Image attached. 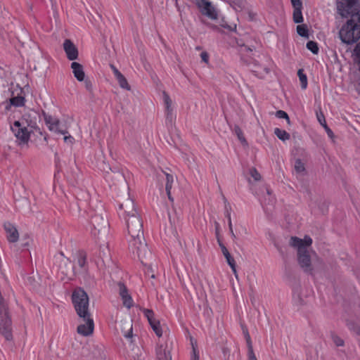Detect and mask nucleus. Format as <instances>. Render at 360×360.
<instances>
[{
  "instance_id": "33",
  "label": "nucleus",
  "mask_w": 360,
  "mask_h": 360,
  "mask_svg": "<svg viewBox=\"0 0 360 360\" xmlns=\"http://www.w3.org/2000/svg\"><path fill=\"white\" fill-rule=\"evenodd\" d=\"M276 116L278 118L285 119L287 120L288 124H290L289 116H288V115L285 111L281 110H278L276 112Z\"/></svg>"
},
{
  "instance_id": "9",
  "label": "nucleus",
  "mask_w": 360,
  "mask_h": 360,
  "mask_svg": "<svg viewBox=\"0 0 360 360\" xmlns=\"http://www.w3.org/2000/svg\"><path fill=\"white\" fill-rule=\"evenodd\" d=\"M143 312L156 335L161 337L162 335V329L160 321L155 318L154 312L148 309H143Z\"/></svg>"
},
{
  "instance_id": "32",
  "label": "nucleus",
  "mask_w": 360,
  "mask_h": 360,
  "mask_svg": "<svg viewBox=\"0 0 360 360\" xmlns=\"http://www.w3.org/2000/svg\"><path fill=\"white\" fill-rule=\"evenodd\" d=\"M225 258L226 259L227 263L229 264V265L231 268L233 274L235 275H236L237 271H236V262H235L234 259L231 257V255L226 257Z\"/></svg>"
},
{
  "instance_id": "44",
  "label": "nucleus",
  "mask_w": 360,
  "mask_h": 360,
  "mask_svg": "<svg viewBox=\"0 0 360 360\" xmlns=\"http://www.w3.org/2000/svg\"><path fill=\"white\" fill-rule=\"evenodd\" d=\"M218 243H219V245L221 250H222V246H225V245L221 242V240L219 239H218Z\"/></svg>"
},
{
  "instance_id": "38",
  "label": "nucleus",
  "mask_w": 360,
  "mask_h": 360,
  "mask_svg": "<svg viewBox=\"0 0 360 360\" xmlns=\"http://www.w3.org/2000/svg\"><path fill=\"white\" fill-rule=\"evenodd\" d=\"M200 58L203 62H205V63H208L209 55L206 51H203L200 53Z\"/></svg>"
},
{
  "instance_id": "25",
  "label": "nucleus",
  "mask_w": 360,
  "mask_h": 360,
  "mask_svg": "<svg viewBox=\"0 0 360 360\" xmlns=\"http://www.w3.org/2000/svg\"><path fill=\"white\" fill-rule=\"evenodd\" d=\"M274 134L280 140L283 141L289 140L290 138V135L289 133L279 128L274 129Z\"/></svg>"
},
{
  "instance_id": "2",
  "label": "nucleus",
  "mask_w": 360,
  "mask_h": 360,
  "mask_svg": "<svg viewBox=\"0 0 360 360\" xmlns=\"http://www.w3.org/2000/svg\"><path fill=\"white\" fill-rule=\"evenodd\" d=\"M311 244L312 240L309 236H304L302 239L291 237L290 240V245L297 250L299 264L307 272H311L312 264L315 266L319 263V259L311 249Z\"/></svg>"
},
{
  "instance_id": "22",
  "label": "nucleus",
  "mask_w": 360,
  "mask_h": 360,
  "mask_svg": "<svg viewBox=\"0 0 360 360\" xmlns=\"http://www.w3.org/2000/svg\"><path fill=\"white\" fill-rule=\"evenodd\" d=\"M243 333H244L245 338V340H246V342H247V345H248V358H249V360H257V358H256V356L255 355V353L253 352L252 341H251V338H250V336L249 335V333L248 332L247 330H244Z\"/></svg>"
},
{
  "instance_id": "20",
  "label": "nucleus",
  "mask_w": 360,
  "mask_h": 360,
  "mask_svg": "<svg viewBox=\"0 0 360 360\" xmlns=\"http://www.w3.org/2000/svg\"><path fill=\"white\" fill-rule=\"evenodd\" d=\"M231 212H232V209H231V205L226 200H225V202H224V214L228 220V225H229L230 233H231L232 238L233 239H235L236 237V235L233 230V225H232V221H231Z\"/></svg>"
},
{
  "instance_id": "14",
  "label": "nucleus",
  "mask_w": 360,
  "mask_h": 360,
  "mask_svg": "<svg viewBox=\"0 0 360 360\" xmlns=\"http://www.w3.org/2000/svg\"><path fill=\"white\" fill-rule=\"evenodd\" d=\"M4 229L6 233V238L10 243H15L18 240L19 233L15 226L7 222L4 224Z\"/></svg>"
},
{
  "instance_id": "11",
  "label": "nucleus",
  "mask_w": 360,
  "mask_h": 360,
  "mask_svg": "<svg viewBox=\"0 0 360 360\" xmlns=\"http://www.w3.org/2000/svg\"><path fill=\"white\" fill-rule=\"evenodd\" d=\"M119 288V294L122 300V303L124 307L129 309L134 304V301L132 300L131 296L129 293V291L127 287L122 283L118 284Z\"/></svg>"
},
{
  "instance_id": "43",
  "label": "nucleus",
  "mask_w": 360,
  "mask_h": 360,
  "mask_svg": "<svg viewBox=\"0 0 360 360\" xmlns=\"http://www.w3.org/2000/svg\"><path fill=\"white\" fill-rule=\"evenodd\" d=\"M334 342H335V344L338 345V346H342L343 345V340L340 339V338H335L334 340Z\"/></svg>"
},
{
  "instance_id": "21",
  "label": "nucleus",
  "mask_w": 360,
  "mask_h": 360,
  "mask_svg": "<svg viewBox=\"0 0 360 360\" xmlns=\"http://www.w3.org/2000/svg\"><path fill=\"white\" fill-rule=\"evenodd\" d=\"M243 333H244L245 338V340H246V342H247V345H248V358H249V360H257V358H256V356L255 355V353L253 352L252 341H251V338H250V336L249 335V333L248 332L247 330H244Z\"/></svg>"
},
{
  "instance_id": "4",
  "label": "nucleus",
  "mask_w": 360,
  "mask_h": 360,
  "mask_svg": "<svg viewBox=\"0 0 360 360\" xmlns=\"http://www.w3.org/2000/svg\"><path fill=\"white\" fill-rule=\"evenodd\" d=\"M342 41L347 44H351L360 38V25L353 20H349L342 26L339 32Z\"/></svg>"
},
{
  "instance_id": "29",
  "label": "nucleus",
  "mask_w": 360,
  "mask_h": 360,
  "mask_svg": "<svg viewBox=\"0 0 360 360\" xmlns=\"http://www.w3.org/2000/svg\"><path fill=\"white\" fill-rule=\"evenodd\" d=\"M297 75L301 83L302 89H305L307 86V78L306 75L303 73V71L302 70H298Z\"/></svg>"
},
{
  "instance_id": "42",
  "label": "nucleus",
  "mask_w": 360,
  "mask_h": 360,
  "mask_svg": "<svg viewBox=\"0 0 360 360\" xmlns=\"http://www.w3.org/2000/svg\"><path fill=\"white\" fill-rule=\"evenodd\" d=\"M324 129H326L328 135L330 136V137H332L333 136V131H331L330 129L328 128V127L326 125L324 127Z\"/></svg>"
},
{
  "instance_id": "39",
  "label": "nucleus",
  "mask_w": 360,
  "mask_h": 360,
  "mask_svg": "<svg viewBox=\"0 0 360 360\" xmlns=\"http://www.w3.org/2000/svg\"><path fill=\"white\" fill-rule=\"evenodd\" d=\"M191 360H199V356L197 352L196 348L193 345V354L191 356Z\"/></svg>"
},
{
  "instance_id": "31",
  "label": "nucleus",
  "mask_w": 360,
  "mask_h": 360,
  "mask_svg": "<svg viewBox=\"0 0 360 360\" xmlns=\"http://www.w3.org/2000/svg\"><path fill=\"white\" fill-rule=\"evenodd\" d=\"M307 48L313 53L316 54L319 52V47L317 43L313 41H309L307 43Z\"/></svg>"
},
{
  "instance_id": "1",
  "label": "nucleus",
  "mask_w": 360,
  "mask_h": 360,
  "mask_svg": "<svg viewBox=\"0 0 360 360\" xmlns=\"http://www.w3.org/2000/svg\"><path fill=\"white\" fill-rule=\"evenodd\" d=\"M120 209L124 210L123 217L124 218L127 233L129 236V246L130 250L137 255L141 262L145 265L148 263L145 262L152 257L147 244L143 238V221L137 214L134 201L128 198L123 202Z\"/></svg>"
},
{
  "instance_id": "30",
  "label": "nucleus",
  "mask_w": 360,
  "mask_h": 360,
  "mask_svg": "<svg viewBox=\"0 0 360 360\" xmlns=\"http://www.w3.org/2000/svg\"><path fill=\"white\" fill-rule=\"evenodd\" d=\"M297 32L301 37H308V29L305 25H297Z\"/></svg>"
},
{
  "instance_id": "10",
  "label": "nucleus",
  "mask_w": 360,
  "mask_h": 360,
  "mask_svg": "<svg viewBox=\"0 0 360 360\" xmlns=\"http://www.w3.org/2000/svg\"><path fill=\"white\" fill-rule=\"evenodd\" d=\"M45 122L47 127L50 131L61 134H68L66 129H63L60 127L62 124L58 118L50 115L46 116L45 117Z\"/></svg>"
},
{
  "instance_id": "35",
  "label": "nucleus",
  "mask_w": 360,
  "mask_h": 360,
  "mask_svg": "<svg viewBox=\"0 0 360 360\" xmlns=\"http://www.w3.org/2000/svg\"><path fill=\"white\" fill-rule=\"evenodd\" d=\"M291 3L294 9L302 8V0H291Z\"/></svg>"
},
{
  "instance_id": "40",
  "label": "nucleus",
  "mask_w": 360,
  "mask_h": 360,
  "mask_svg": "<svg viewBox=\"0 0 360 360\" xmlns=\"http://www.w3.org/2000/svg\"><path fill=\"white\" fill-rule=\"evenodd\" d=\"M124 335L127 338H131L132 337V326L130 325V327L127 332L124 333Z\"/></svg>"
},
{
  "instance_id": "13",
  "label": "nucleus",
  "mask_w": 360,
  "mask_h": 360,
  "mask_svg": "<svg viewBox=\"0 0 360 360\" xmlns=\"http://www.w3.org/2000/svg\"><path fill=\"white\" fill-rule=\"evenodd\" d=\"M63 49L67 58L70 60H76L78 58V50L75 45L70 40L65 39L63 43Z\"/></svg>"
},
{
  "instance_id": "19",
  "label": "nucleus",
  "mask_w": 360,
  "mask_h": 360,
  "mask_svg": "<svg viewBox=\"0 0 360 360\" xmlns=\"http://www.w3.org/2000/svg\"><path fill=\"white\" fill-rule=\"evenodd\" d=\"M110 67L120 87L127 90H129L130 86L129 85L124 76L114 65H111Z\"/></svg>"
},
{
  "instance_id": "27",
  "label": "nucleus",
  "mask_w": 360,
  "mask_h": 360,
  "mask_svg": "<svg viewBox=\"0 0 360 360\" xmlns=\"http://www.w3.org/2000/svg\"><path fill=\"white\" fill-rule=\"evenodd\" d=\"M233 131L242 144H243V145L247 144V141L243 135V131L241 130V129L239 127L236 126L234 127Z\"/></svg>"
},
{
  "instance_id": "28",
  "label": "nucleus",
  "mask_w": 360,
  "mask_h": 360,
  "mask_svg": "<svg viewBox=\"0 0 360 360\" xmlns=\"http://www.w3.org/2000/svg\"><path fill=\"white\" fill-rule=\"evenodd\" d=\"M293 20L295 23H301L303 22L302 8L294 9Z\"/></svg>"
},
{
  "instance_id": "37",
  "label": "nucleus",
  "mask_w": 360,
  "mask_h": 360,
  "mask_svg": "<svg viewBox=\"0 0 360 360\" xmlns=\"http://www.w3.org/2000/svg\"><path fill=\"white\" fill-rule=\"evenodd\" d=\"M65 136L63 138L64 139V141L67 143H70V144H73L74 141H75V139L70 134H64Z\"/></svg>"
},
{
  "instance_id": "18",
  "label": "nucleus",
  "mask_w": 360,
  "mask_h": 360,
  "mask_svg": "<svg viewBox=\"0 0 360 360\" xmlns=\"http://www.w3.org/2000/svg\"><path fill=\"white\" fill-rule=\"evenodd\" d=\"M71 69L72 70L74 77L77 79V81H84L85 73L84 71L83 66L80 63L77 62H72L71 63Z\"/></svg>"
},
{
  "instance_id": "17",
  "label": "nucleus",
  "mask_w": 360,
  "mask_h": 360,
  "mask_svg": "<svg viewBox=\"0 0 360 360\" xmlns=\"http://www.w3.org/2000/svg\"><path fill=\"white\" fill-rule=\"evenodd\" d=\"M158 360H172L170 348L167 345H159L156 349Z\"/></svg>"
},
{
  "instance_id": "8",
  "label": "nucleus",
  "mask_w": 360,
  "mask_h": 360,
  "mask_svg": "<svg viewBox=\"0 0 360 360\" xmlns=\"http://www.w3.org/2000/svg\"><path fill=\"white\" fill-rule=\"evenodd\" d=\"M84 323H79L77 326V333L82 336L91 335L94 332V323L91 315H86V317H82Z\"/></svg>"
},
{
  "instance_id": "34",
  "label": "nucleus",
  "mask_w": 360,
  "mask_h": 360,
  "mask_svg": "<svg viewBox=\"0 0 360 360\" xmlns=\"http://www.w3.org/2000/svg\"><path fill=\"white\" fill-rule=\"evenodd\" d=\"M250 174L255 181H259L261 179L259 173L255 168H252L250 169Z\"/></svg>"
},
{
  "instance_id": "7",
  "label": "nucleus",
  "mask_w": 360,
  "mask_h": 360,
  "mask_svg": "<svg viewBox=\"0 0 360 360\" xmlns=\"http://www.w3.org/2000/svg\"><path fill=\"white\" fill-rule=\"evenodd\" d=\"M195 3L202 14L212 20L217 18V11L211 2L207 0H195Z\"/></svg>"
},
{
  "instance_id": "15",
  "label": "nucleus",
  "mask_w": 360,
  "mask_h": 360,
  "mask_svg": "<svg viewBox=\"0 0 360 360\" xmlns=\"http://www.w3.org/2000/svg\"><path fill=\"white\" fill-rule=\"evenodd\" d=\"M25 99L24 96L18 94L17 96L11 97L8 101L4 103L5 109L11 110V107H21L25 105Z\"/></svg>"
},
{
  "instance_id": "6",
  "label": "nucleus",
  "mask_w": 360,
  "mask_h": 360,
  "mask_svg": "<svg viewBox=\"0 0 360 360\" xmlns=\"http://www.w3.org/2000/svg\"><path fill=\"white\" fill-rule=\"evenodd\" d=\"M107 230L108 222L102 215L96 214L91 217L90 231L94 237H99L101 233H106Z\"/></svg>"
},
{
  "instance_id": "23",
  "label": "nucleus",
  "mask_w": 360,
  "mask_h": 360,
  "mask_svg": "<svg viewBox=\"0 0 360 360\" xmlns=\"http://www.w3.org/2000/svg\"><path fill=\"white\" fill-rule=\"evenodd\" d=\"M162 99H163V102H164V105L165 107L167 114L168 115H172V110H173L172 99L170 98V97L166 92H163Z\"/></svg>"
},
{
  "instance_id": "3",
  "label": "nucleus",
  "mask_w": 360,
  "mask_h": 360,
  "mask_svg": "<svg viewBox=\"0 0 360 360\" xmlns=\"http://www.w3.org/2000/svg\"><path fill=\"white\" fill-rule=\"evenodd\" d=\"M34 123L30 121L28 122L23 117L20 120H17L11 126V129L16 137L19 144H27L30 138L32 132L30 127H33Z\"/></svg>"
},
{
  "instance_id": "12",
  "label": "nucleus",
  "mask_w": 360,
  "mask_h": 360,
  "mask_svg": "<svg viewBox=\"0 0 360 360\" xmlns=\"http://www.w3.org/2000/svg\"><path fill=\"white\" fill-rule=\"evenodd\" d=\"M355 4L348 0H340L337 2L338 13L343 18L347 17L352 12Z\"/></svg>"
},
{
  "instance_id": "41",
  "label": "nucleus",
  "mask_w": 360,
  "mask_h": 360,
  "mask_svg": "<svg viewBox=\"0 0 360 360\" xmlns=\"http://www.w3.org/2000/svg\"><path fill=\"white\" fill-rule=\"evenodd\" d=\"M221 252H222L224 257L231 255L229 252L228 251L227 248L225 246H222Z\"/></svg>"
},
{
  "instance_id": "26",
  "label": "nucleus",
  "mask_w": 360,
  "mask_h": 360,
  "mask_svg": "<svg viewBox=\"0 0 360 360\" xmlns=\"http://www.w3.org/2000/svg\"><path fill=\"white\" fill-rule=\"evenodd\" d=\"M294 169L297 174L304 175L305 173V164L300 159H297L295 162Z\"/></svg>"
},
{
  "instance_id": "45",
  "label": "nucleus",
  "mask_w": 360,
  "mask_h": 360,
  "mask_svg": "<svg viewBox=\"0 0 360 360\" xmlns=\"http://www.w3.org/2000/svg\"><path fill=\"white\" fill-rule=\"evenodd\" d=\"M266 191L267 194H268L269 195H271V193H270L269 189L268 188H266Z\"/></svg>"
},
{
  "instance_id": "24",
  "label": "nucleus",
  "mask_w": 360,
  "mask_h": 360,
  "mask_svg": "<svg viewBox=\"0 0 360 360\" xmlns=\"http://www.w3.org/2000/svg\"><path fill=\"white\" fill-rule=\"evenodd\" d=\"M165 175H166V186H165L166 192H167L169 199L172 201L173 199L171 197V190H172V184L174 182V177L172 175H171L169 174H165Z\"/></svg>"
},
{
  "instance_id": "16",
  "label": "nucleus",
  "mask_w": 360,
  "mask_h": 360,
  "mask_svg": "<svg viewBox=\"0 0 360 360\" xmlns=\"http://www.w3.org/2000/svg\"><path fill=\"white\" fill-rule=\"evenodd\" d=\"M86 259L84 253H79L76 256L73 269L76 273H80L85 270Z\"/></svg>"
},
{
  "instance_id": "5",
  "label": "nucleus",
  "mask_w": 360,
  "mask_h": 360,
  "mask_svg": "<svg viewBox=\"0 0 360 360\" xmlns=\"http://www.w3.org/2000/svg\"><path fill=\"white\" fill-rule=\"evenodd\" d=\"M72 299L75 310L79 317H86V315H90L89 312V297L84 290L81 288L76 289L72 293Z\"/></svg>"
},
{
  "instance_id": "36",
  "label": "nucleus",
  "mask_w": 360,
  "mask_h": 360,
  "mask_svg": "<svg viewBox=\"0 0 360 360\" xmlns=\"http://www.w3.org/2000/svg\"><path fill=\"white\" fill-rule=\"evenodd\" d=\"M317 120L319 121V122L324 127L325 126H326V120H325V117L323 116V115L321 112V113H317Z\"/></svg>"
}]
</instances>
